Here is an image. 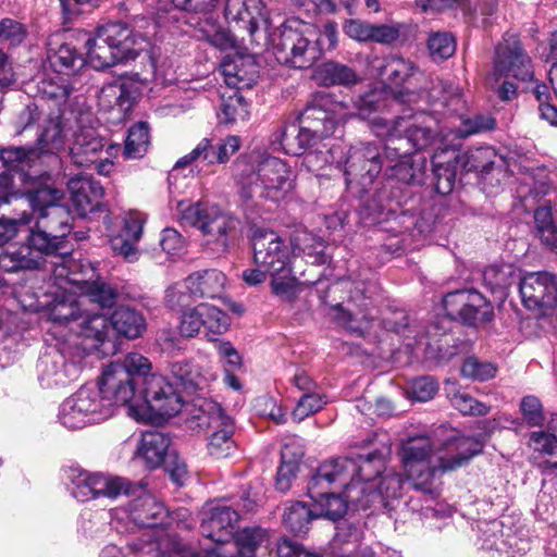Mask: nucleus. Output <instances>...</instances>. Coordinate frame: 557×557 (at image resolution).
<instances>
[{
    "label": "nucleus",
    "instance_id": "nucleus-1",
    "mask_svg": "<svg viewBox=\"0 0 557 557\" xmlns=\"http://www.w3.org/2000/svg\"><path fill=\"white\" fill-rule=\"evenodd\" d=\"M11 189V176L0 174V208L14 202V215L0 219V246L11 240L21 226L29 224L34 213H37V221L25 243L0 255V268L9 273L36 270L46 257L67 253L69 212L59 205L63 191L46 185L24 196Z\"/></svg>",
    "mask_w": 557,
    "mask_h": 557
},
{
    "label": "nucleus",
    "instance_id": "nucleus-2",
    "mask_svg": "<svg viewBox=\"0 0 557 557\" xmlns=\"http://www.w3.org/2000/svg\"><path fill=\"white\" fill-rule=\"evenodd\" d=\"M138 382L139 354L129 352L123 361L106 366L96 385H83L65 398L59 407L58 420L69 430H81L106 421L115 406H123L127 416L139 422Z\"/></svg>",
    "mask_w": 557,
    "mask_h": 557
},
{
    "label": "nucleus",
    "instance_id": "nucleus-3",
    "mask_svg": "<svg viewBox=\"0 0 557 557\" xmlns=\"http://www.w3.org/2000/svg\"><path fill=\"white\" fill-rule=\"evenodd\" d=\"M483 443L473 436H458L448 440L443 448H436L429 436H410L401 444L400 458L407 480L417 493L424 496V506L411 497L407 506L412 511L429 516L432 504L438 495L440 476L466 465L480 454Z\"/></svg>",
    "mask_w": 557,
    "mask_h": 557
},
{
    "label": "nucleus",
    "instance_id": "nucleus-4",
    "mask_svg": "<svg viewBox=\"0 0 557 557\" xmlns=\"http://www.w3.org/2000/svg\"><path fill=\"white\" fill-rule=\"evenodd\" d=\"M69 250L65 255H55L60 257L61 262L55 265L54 277L58 280V285L61 294H57L49 308V320L53 323L69 326L70 331L96 341L99 344H104L107 331L109 327L108 320L103 314H90L83 310L85 306L82 295L78 294L76 288L65 289L64 286L70 288L71 285L65 284L69 276L75 274V269L82 268L79 262L74 259H69L71 247L66 245Z\"/></svg>",
    "mask_w": 557,
    "mask_h": 557
},
{
    "label": "nucleus",
    "instance_id": "nucleus-5",
    "mask_svg": "<svg viewBox=\"0 0 557 557\" xmlns=\"http://www.w3.org/2000/svg\"><path fill=\"white\" fill-rule=\"evenodd\" d=\"M354 465L348 460H327L319 466L308 483V495L313 500L318 518L336 521L344 517L348 505L361 509L350 496L356 486L349 485Z\"/></svg>",
    "mask_w": 557,
    "mask_h": 557
},
{
    "label": "nucleus",
    "instance_id": "nucleus-6",
    "mask_svg": "<svg viewBox=\"0 0 557 557\" xmlns=\"http://www.w3.org/2000/svg\"><path fill=\"white\" fill-rule=\"evenodd\" d=\"M372 123L374 135L385 139L384 156L387 161L399 156L414 154L429 147L435 137V121L424 113L401 115L393 120L376 117Z\"/></svg>",
    "mask_w": 557,
    "mask_h": 557
},
{
    "label": "nucleus",
    "instance_id": "nucleus-7",
    "mask_svg": "<svg viewBox=\"0 0 557 557\" xmlns=\"http://www.w3.org/2000/svg\"><path fill=\"white\" fill-rule=\"evenodd\" d=\"M295 186L296 174L287 162L267 157L242 183L239 195L246 209L255 210L265 201L278 203L285 200Z\"/></svg>",
    "mask_w": 557,
    "mask_h": 557
},
{
    "label": "nucleus",
    "instance_id": "nucleus-8",
    "mask_svg": "<svg viewBox=\"0 0 557 557\" xmlns=\"http://www.w3.org/2000/svg\"><path fill=\"white\" fill-rule=\"evenodd\" d=\"M141 422L162 425L181 412L184 400L168 380L152 372L151 362L141 356Z\"/></svg>",
    "mask_w": 557,
    "mask_h": 557
},
{
    "label": "nucleus",
    "instance_id": "nucleus-9",
    "mask_svg": "<svg viewBox=\"0 0 557 557\" xmlns=\"http://www.w3.org/2000/svg\"><path fill=\"white\" fill-rule=\"evenodd\" d=\"M276 61L293 69H308L321 55L317 29L297 20L283 24L273 46Z\"/></svg>",
    "mask_w": 557,
    "mask_h": 557
},
{
    "label": "nucleus",
    "instance_id": "nucleus-10",
    "mask_svg": "<svg viewBox=\"0 0 557 557\" xmlns=\"http://www.w3.org/2000/svg\"><path fill=\"white\" fill-rule=\"evenodd\" d=\"M443 306L447 317H435L428 327V334L434 331L438 338L450 329L453 320H460L470 326L487 323L493 318V307L475 289H459L445 295Z\"/></svg>",
    "mask_w": 557,
    "mask_h": 557
},
{
    "label": "nucleus",
    "instance_id": "nucleus-11",
    "mask_svg": "<svg viewBox=\"0 0 557 557\" xmlns=\"http://www.w3.org/2000/svg\"><path fill=\"white\" fill-rule=\"evenodd\" d=\"M177 210L184 223L197 227L221 251H226L238 235L239 221L215 205L181 201Z\"/></svg>",
    "mask_w": 557,
    "mask_h": 557
},
{
    "label": "nucleus",
    "instance_id": "nucleus-12",
    "mask_svg": "<svg viewBox=\"0 0 557 557\" xmlns=\"http://www.w3.org/2000/svg\"><path fill=\"white\" fill-rule=\"evenodd\" d=\"M346 110L343 102L333 103L331 95L318 94L298 116L297 136L302 152L317 140L333 135L348 115Z\"/></svg>",
    "mask_w": 557,
    "mask_h": 557
},
{
    "label": "nucleus",
    "instance_id": "nucleus-13",
    "mask_svg": "<svg viewBox=\"0 0 557 557\" xmlns=\"http://www.w3.org/2000/svg\"><path fill=\"white\" fill-rule=\"evenodd\" d=\"M66 488L79 503L99 498L116 499L121 495H131L136 485L128 479L108 472H92L79 467L65 470Z\"/></svg>",
    "mask_w": 557,
    "mask_h": 557
},
{
    "label": "nucleus",
    "instance_id": "nucleus-14",
    "mask_svg": "<svg viewBox=\"0 0 557 557\" xmlns=\"http://www.w3.org/2000/svg\"><path fill=\"white\" fill-rule=\"evenodd\" d=\"M191 419L197 426L211 431L208 453L214 458H226L236 450L235 422L216 401L203 397L193 400Z\"/></svg>",
    "mask_w": 557,
    "mask_h": 557
},
{
    "label": "nucleus",
    "instance_id": "nucleus-15",
    "mask_svg": "<svg viewBox=\"0 0 557 557\" xmlns=\"http://www.w3.org/2000/svg\"><path fill=\"white\" fill-rule=\"evenodd\" d=\"M239 515L232 507L226 505H214L205 508L200 523V533L210 540L215 546L206 548V556H200L193 548L174 543L171 557H216L212 553L218 549L223 552L233 539Z\"/></svg>",
    "mask_w": 557,
    "mask_h": 557
},
{
    "label": "nucleus",
    "instance_id": "nucleus-16",
    "mask_svg": "<svg viewBox=\"0 0 557 557\" xmlns=\"http://www.w3.org/2000/svg\"><path fill=\"white\" fill-rule=\"evenodd\" d=\"M384 150L374 144L366 143L351 147L345 160V182L347 188L357 196L370 191L382 171Z\"/></svg>",
    "mask_w": 557,
    "mask_h": 557
},
{
    "label": "nucleus",
    "instance_id": "nucleus-17",
    "mask_svg": "<svg viewBox=\"0 0 557 557\" xmlns=\"http://www.w3.org/2000/svg\"><path fill=\"white\" fill-rule=\"evenodd\" d=\"M226 283L224 273L216 269L197 271L188 275L182 284H175L166 292V302L172 309L187 307L193 297L218 298Z\"/></svg>",
    "mask_w": 557,
    "mask_h": 557
},
{
    "label": "nucleus",
    "instance_id": "nucleus-18",
    "mask_svg": "<svg viewBox=\"0 0 557 557\" xmlns=\"http://www.w3.org/2000/svg\"><path fill=\"white\" fill-rule=\"evenodd\" d=\"M341 284L347 287L350 282L343 280ZM351 285L348 307L336 305L333 309L334 319L349 331L362 333L369 324V309L377 295L379 287L374 281L368 278L355 281Z\"/></svg>",
    "mask_w": 557,
    "mask_h": 557
},
{
    "label": "nucleus",
    "instance_id": "nucleus-19",
    "mask_svg": "<svg viewBox=\"0 0 557 557\" xmlns=\"http://www.w3.org/2000/svg\"><path fill=\"white\" fill-rule=\"evenodd\" d=\"M253 262L268 271L269 275L292 272V251L286 240L277 233L257 228L252 234Z\"/></svg>",
    "mask_w": 557,
    "mask_h": 557
},
{
    "label": "nucleus",
    "instance_id": "nucleus-20",
    "mask_svg": "<svg viewBox=\"0 0 557 557\" xmlns=\"http://www.w3.org/2000/svg\"><path fill=\"white\" fill-rule=\"evenodd\" d=\"M519 292L523 306L545 313L557 304V281L548 272H532L520 278Z\"/></svg>",
    "mask_w": 557,
    "mask_h": 557
},
{
    "label": "nucleus",
    "instance_id": "nucleus-21",
    "mask_svg": "<svg viewBox=\"0 0 557 557\" xmlns=\"http://www.w3.org/2000/svg\"><path fill=\"white\" fill-rule=\"evenodd\" d=\"M495 72L499 76L513 77L527 82L534 76L531 58L525 52L519 38L508 35L496 49Z\"/></svg>",
    "mask_w": 557,
    "mask_h": 557
},
{
    "label": "nucleus",
    "instance_id": "nucleus-22",
    "mask_svg": "<svg viewBox=\"0 0 557 557\" xmlns=\"http://www.w3.org/2000/svg\"><path fill=\"white\" fill-rule=\"evenodd\" d=\"M37 372L44 388H54L65 386L76 379L79 369L74 362H69L60 350L53 348L39 358Z\"/></svg>",
    "mask_w": 557,
    "mask_h": 557
},
{
    "label": "nucleus",
    "instance_id": "nucleus-23",
    "mask_svg": "<svg viewBox=\"0 0 557 557\" xmlns=\"http://www.w3.org/2000/svg\"><path fill=\"white\" fill-rule=\"evenodd\" d=\"M79 264L82 268L75 269V274L69 276L65 284L71 285L70 289H77L85 305L89 301L97 304L101 308L113 307L117 297L115 289L103 282L92 281L94 270L88 265ZM64 288L69 289L67 286H64Z\"/></svg>",
    "mask_w": 557,
    "mask_h": 557
},
{
    "label": "nucleus",
    "instance_id": "nucleus-24",
    "mask_svg": "<svg viewBox=\"0 0 557 557\" xmlns=\"http://www.w3.org/2000/svg\"><path fill=\"white\" fill-rule=\"evenodd\" d=\"M334 460H348L354 465L349 485L357 487L356 494L359 496H364L372 487H375V479L386 472L385 454L379 449L367 455H359L357 459L335 458Z\"/></svg>",
    "mask_w": 557,
    "mask_h": 557
},
{
    "label": "nucleus",
    "instance_id": "nucleus-25",
    "mask_svg": "<svg viewBox=\"0 0 557 557\" xmlns=\"http://www.w3.org/2000/svg\"><path fill=\"white\" fill-rule=\"evenodd\" d=\"M428 325H424L422 330H413L409 325L408 315L404 311L394 312L392 318L384 319V327L387 331L401 334L408 342L407 347L411 350L416 348H422L426 355L433 356L434 352H441L442 346L438 344L440 339L434 336V331L428 334Z\"/></svg>",
    "mask_w": 557,
    "mask_h": 557
},
{
    "label": "nucleus",
    "instance_id": "nucleus-26",
    "mask_svg": "<svg viewBox=\"0 0 557 557\" xmlns=\"http://www.w3.org/2000/svg\"><path fill=\"white\" fill-rule=\"evenodd\" d=\"M72 205L79 218H86L98 210L104 195L103 187L91 176L79 173L67 182Z\"/></svg>",
    "mask_w": 557,
    "mask_h": 557
},
{
    "label": "nucleus",
    "instance_id": "nucleus-27",
    "mask_svg": "<svg viewBox=\"0 0 557 557\" xmlns=\"http://www.w3.org/2000/svg\"><path fill=\"white\" fill-rule=\"evenodd\" d=\"M225 18L235 23L238 29L253 37L261 25L267 24L264 4L262 0H226L224 8Z\"/></svg>",
    "mask_w": 557,
    "mask_h": 557
},
{
    "label": "nucleus",
    "instance_id": "nucleus-28",
    "mask_svg": "<svg viewBox=\"0 0 557 557\" xmlns=\"http://www.w3.org/2000/svg\"><path fill=\"white\" fill-rule=\"evenodd\" d=\"M225 84L233 89H249L259 77V66L251 54L226 55L221 63Z\"/></svg>",
    "mask_w": 557,
    "mask_h": 557
},
{
    "label": "nucleus",
    "instance_id": "nucleus-29",
    "mask_svg": "<svg viewBox=\"0 0 557 557\" xmlns=\"http://www.w3.org/2000/svg\"><path fill=\"white\" fill-rule=\"evenodd\" d=\"M435 189L441 195H448L455 186L460 152L451 146L437 148L432 156Z\"/></svg>",
    "mask_w": 557,
    "mask_h": 557
},
{
    "label": "nucleus",
    "instance_id": "nucleus-30",
    "mask_svg": "<svg viewBox=\"0 0 557 557\" xmlns=\"http://www.w3.org/2000/svg\"><path fill=\"white\" fill-rule=\"evenodd\" d=\"M403 96L401 91L396 95L392 90H387V88L371 89L355 101L357 115L360 119L368 120L373 131V120L383 117L382 113L388 111L394 104L405 101L404 99H398Z\"/></svg>",
    "mask_w": 557,
    "mask_h": 557
},
{
    "label": "nucleus",
    "instance_id": "nucleus-31",
    "mask_svg": "<svg viewBox=\"0 0 557 557\" xmlns=\"http://www.w3.org/2000/svg\"><path fill=\"white\" fill-rule=\"evenodd\" d=\"M398 160L394 165L385 170V176L388 186L392 188V182L396 181L405 185H421L426 177V159L420 154H407L406 157H396Z\"/></svg>",
    "mask_w": 557,
    "mask_h": 557
},
{
    "label": "nucleus",
    "instance_id": "nucleus-32",
    "mask_svg": "<svg viewBox=\"0 0 557 557\" xmlns=\"http://www.w3.org/2000/svg\"><path fill=\"white\" fill-rule=\"evenodd\" d=\"M403 483L400 474L394 471H386L380 478L376 486L372 487L364 496L351 495L350 497L357 500L363 510L371 508L375 504L388 507L389 499H396L400 496Z\"/></svg>",
    "mask_w": 557,
    "mask_h": 557
},
{
    "label": "nucleus",
    "instance_id": "nucleus-33",
    "mask_svg": "<svg viewBox=\"0 0 557 557\" xmlns=\"http://www.w3.org/2000/svg\"><path fill=\"white\" fill-rule=\"evenodd\" d=\"M103 139L91 127H82L74 134L70 147L71 160L79 166H89L103 149Z\"/></svg>",
    "mask_w": 557,
    "mask_h": 557
},
{
    "label": "nucleus",
    "instance_id": "nucleus-34",
    "mask_svg": "<svg viewBox=\"0 0 557 557\" xmlns=\"http://www.w3.org/2000/svg\"><path fill=\"white\" fill-rule=\"evenodd\" d=\"M101 35L96 30L92 38L86 41V63L97 71L113 66L117 63L131 60L121 50L110 45L107 40H101Z\"/></svg>",
    "mask_w": 557,
    "mask_h": 557
},
{
    "label": "nucleus",
    "instance_id": "nucleus-35",
    "mask_svg": "<svg viewBox=\"0 0 557 557\" xmlns=\"http://www.w3.org/2000/svg\"><path fill=\"white\" fill-rule=\"evenodd\" d=\"M139 239V218L137 213H129L124 219L122 231L110 239L111 248L115 255L127 261L137 259V242Z\"/></svg>",
    "mask_w": 557,
    "mask_h": 557
},
{
    "label": "nucleus",
    "instance_id": "nucleus-36",
    "mask_svg": "<svg viewBox=\"0 0 557 557\" xmlns=\"http://www.w3.org/2000/svg\"><path fill=\"white\" fill-rule=\"evenodd\" d=\"M419 73V69L410 60L398 55H388L383 60L379 74L389 89L401 87Z\"/></svg>",
    "mask_w": 557,
    "mask_h": 557
},
{
    "label": "nucleus",
    "instance_id": "nucleus-37",
    "mask_svg": "<svg viewBox=\"0 0 557 557\" xmlns=\"http://www.w3.org/2000/svg\"><path fill=\"white\" fill-rule=\"evenodd\" d=\"M288 245L292 255H305L311 259L312 263L322 264L327 260L325 255V242L307 230L294 231Z\"/></svg>",
    "mask_w": 557,
    "mask_h": 557
},
{
    "label": "nucleus",
    "instance_id": "nucleus-38",
    "mask_svg": "<svg viewBox=\"0 0 557 557\" xmlns=\"http://www.w3.org/2000/svg\"><path fill=\"white\" fill-rule=\"evenodd\" d=\"M170 443L171 438L159 430L141 431V461L148 469L163 463Z\"/></svg>",
    "mask_w": 557,
    "mask_h": 557
},
{
    "label": "nucleus",
    "instance_id": "nucleus-39",
    "mask_svg": "<svg viewBox=\"0 0 557 557\" xmlns=\"http://www.w3.org/2000/svg\"><path fill=\"white\" fill-rule=\"evenodd\" d=\"M264 535V531L260 528H244L240 531H234L233 539L227 545L232 546V552L224 548L223 552L215 549L212 553L216 554V557H252Z\"/></svg>",
    "mask_w": 557,
    "mask_h": 557
},
{
    "label": "nucleus",
    "instance_id": "nucleus-40",
    "mask_svg": "<svg viewBox=\"0 0 557 557\" xmlns=\"http://www.w3.org/2000/svg\"><path fill=\"white\" fill-rule=\"evenodd\" d=\"M97 32L101 35L102 41L107 40L129 59H136V37L134 30L127 24L121 22L108 23L99 26Z\"/></svg>",
    "mask_w": 557,
    "mask_h": 557
},
{
    "label": "nucleus",
    "instance_id": "nucleus-41",
    "mask_svg": "<svg viewBox=\"0 0 557 557\" xmlns=\"http://www.w3.org/2000/svg\"><path fill=\"white\" fill-rule=\"evenodd\" d=\"M304 457V450L299 446L285 444L281 451V465L277 469L275 487L280 492L289 490L293 480L299 468V462Z\"/></svg>",
    "mask_w": 557,
    "mask_h": 557
},
{
    "label": "nucleus",
    "instance_id": "nucleus-42",
    "mask_svg": "<svg viewBox=\"0 0 557 557\" xmlns=\"http://www.w3.org/2000/svg\"><path fill=\"white\" fill-rule=\"evenodd\" d=\"M314 77L325 86L342 85L345 87L358 83L359 77L354 69L335 61L320 64L314 71Z\"/></svg>",
    "mask_w": 557,
    "mask_h": 557
},
{
    "label": "nucleus",
    "instance_id": "nucleus-43",
    "mask_svg": "<svg viewBox=\"0 0 557 557\" xmlns=\"http://www.w3.org/2000/svg\"><path fill=\"white\" fill-rule=\"evenodd\" d=\"M0 158L8 171L1 174L5 173L13 180V175L9 172H15L21 175V180H24L27 175V171L37 159V152L33 149H25L24 147H10L1 150Z\"/></svg>",
    "mask_w": 557,
    "mask_h": 557
},
{
    "label": "nucleus",
    "instance_id": "nucleus-44",
    "mask_svg": "<svg viewBox=\"0 0 557 557\" xmlns=\"http://www.w3.org/2000/svg\"><path fill=\"white\" fill-rule=\"evenodd\" d=\"M423 94L429 102H441L451 111H457L461 102V89L437 77L430 79V86Z\"/></svg>",
    "mask_w": 557,
    "mask_h": 557
},
{
    "label": "nucleus",
    "instance_id": "nucleus-45",
    "mask_svg": "<svg viewBox=\"0 0 557 557\" xmlns=\"http://www.w3.org/2000/svg\"><path fill=\"white\" fill-rule=\"evenodd\" d=\"M548 76L554 89V97L549 94L548 87L545 84L536 85L534 95L539 101L541 117L546 120L550 125L557 126V108L553 103V99L557 98V62L552 64Z\"/></svg>",
    "mask_w": 557,
    "mask_h": 557
},
{
    "label": "nucleus",
    "instance_id": "nucleus-46",
    "mask_svg": "<svg viewBox=\"0 0 557 557\" xmlns=\"http://www.w3.org/2000/svg\"><path fill=\"white\" fill-rule=\"evenodd\" d=\"M48 61L58 74L65 75L75 73L86 63V59L76 51L75 47L69 44L61 45L58 50L50 52Z\"/></svg>",
    "mask_w": 557,
    "mask_h": 557
},
{
    "label": "nucleus",
    "instance_id": "nucleus-47",
    "mask_svg": "<svg viewBox=\"0 0 557 557\" xmlns=\"http://www.w3.org/2000/svg\"><path fill=\"white\" fill-rule=\"evenodd\" d=\"M108 320L107 336L111 331L127 338H137L139 336V317L135 310L129 307H119ZM108 341L106 337L104 343Z\"/></svg>",
    "mask_w": 557,
    "mask_h": 557
},
{
    "label": "nucleus",
    "instance_id": "nucleus-48",
    "mask_svg": "<svg viewBox=\"0 0 557 557\" xmlns=\"http://www.w3.org/2000/svg\"><path fill=\"white\" fill-rule=\"evenodd\" d=\"M530 442L535 451L554 458L548 463L552 468H557V413L552 416L545 431L531 433Z\"/></svg>",
    "mask_w": 557,
    "mask_h": 557
},
{
    "label": "nucleus",
    "instance_id": "nucleus-49",
    "mask_svg": "<svg viewBox=\"0 0 557 557\" xmlns=\"http://www.w3.org/2000/svg\"><path fill=\"white\" fill-rule=\"evenodd\" d=\"M270 146L273 151H283L290 156L301 154L302 146L298 140L297 125L295 123L280 125L270 137Z\"/></svg>",
    "mask_w": 557,
    "mask_h": 557
},
{
    "label": "nucleus",
    "instance_id": "nucleus-50",
    "mask_svg": "<svg viewBox=\"0 0 557 557\" xmlns=\"http://www.w3.org/2000/svg\"><path fill=\"white\" fill-rule=\"evenodd\" d=\"M216 144L212 139L202 138L198 145L187 154L180 158L173 166L171 176L174 172L194 164L195 162H205L209 165L219 163Z\"/></svg>",
    "mask_w": 557,
    "mask_h": 557
},
{
    "label": "nucleus",
    "instance_id": "nucleus-51",
    "mask_svg": "<svg viewBox=\"0 0 557 557\" xmlns=\"http://www.w3.org/2000/svg\"><path fill=\"white\" fill-rule=\"evenodd\" d=\"M315 518L318 515L313 506L308 507L302 502H294L286 508L283 521L290 532L300 534L308 530L310 521Z\"/></svg>",
    "mask_w": 557,
    "mask_h": 557
},
{
    "label": "nucleus",
    "instance_id": "nucleus-52",
    "mask_svg": "<svg viewBox=\"0 0 557 557\" xmlns=\"http://www.w3.org/2000/svg\"><path fill=\"white\" fill-rule=\"evenodd\" d=\"M249 115L248 103L240 95L239 90L234 89L228 96L222 97L219 120L224 124H233L238 120L245 121Z\"/></svg>",
    "mask_w": 557,
    "mask_h": 557
},
{
    "label": "nucleus",
    "instance_id": "nucleus-53",
    "mask_svg": "<svg viewBox=\"0 0 557 557\" xmlns=\"http://www.w3.org/2000/svg\"><path fill=\"white\" fill-rule=\"evenodd\" d=\"M170 373L186 391L201 389L207 379L188 360L174 361L170 364Z\"/></svg>",
    "mask_w": 557,
    "mask_h": 557
},
{
    "label": "nucleus",
    "instance_id": "nucleus-54",
    "mask_svg": "<svg viewBox=\"0 0 557 557\" xmlns=\"http://www.w3.org/2000/svg\"><path fill=\"white\" fill-rule=\"evenodd\" d=\"M360 532L352 525H343L337 528L331 547L336 557H358Z\"/></svg>",
    "mask_w": 557,
    "mask_h": 557
},
{
    "label": "nucleus",
    "instance_id": "nucleus-55",
    "mask_svg": "<svg viewBox=\"0 0 557 557\" xmlns=\"http://www.w3.org/2000/svg\"><path fill=\"white\" fill-rule=\"evenodd\" d=\"M141 513H145V521H141V529L156 528L165 523L168 510L161 502L144 488L141 483Z\"/></svg>",
    "mask_w": 557,
    "mask_h": 557
},
{
    "label": "nucleus",
    "instance_id": "nucleus-56",
    "mask_svg": "<svg viewBox=\"0 0 557 557\" xmlns=\"http://www.w3.org/2000/svg\"><path fill=\"white\" fill-rule=\"evenodd\" d=\"M495 151L491 147L471 149L465 154L460 153L461 166L467 171L487 172L494 164Z\"/></svg>",
    "mask_w": 557,
    "mask_h": 557
},
{
    "label": "nucleus",
    "instance_id": "nucleus-57",
    "mask_svg": "<svg viewBox=\"0 0 557 557\" xmlns=\"http://www.w3.org/2000/svg\"><path fill=\"white\" fill-rule=\"evenodd\" d=\"M115 528L120 533L136 534L139 531V503L131 500L114 510Z\"/></svg>",
    "mask_w": 557,
    "mask_h": 557
},
{
    "label": "nucleus",
    "instance_id": "nucleus-58",
    "mask_svg": "<svg viewBox=\"0 0 557 557\" xmlns=\"http://www.w3.org/2000/svg\"><path fill=\"white\" fill-rule=\"evenodd\" d=\"M27 37L25 25L12 18H3L0 22V51L17 47Z\"/></svg>",
    "mask_w": 557,
    "mask_h": 557
},
{
    "label": "nucleus",
    "instance_id": "nucleus-59",
    "mask_svg": "<svg viewBox=\"0 0 557 557\" xmlns=\"http://www.w3.org/2000/svg\"><path fill=\"white\" fill-rule=\"evenodd\" d=\"M448 396L454 408L462 414L470 416H486L490 412V407L485 404L478 401L467 392L448 389Z\"/></svg>",
    "mask_w": 557,
    "mask_h": 557
},
{
    "label": "nucleus",
    "instance_id": "nucleus-60",
    "mask_svg": "<svg viewBox=\"0 0 557 557\" xmlns=\"http://www.w3.org/2000/svg\"><path fill=\"white\" fill-rule=\"evenodd\" d=\"M515 270L510 265H491L483 272L484 282L492 292H502L513 283Z\"/></svg>",
    "mask_w": 557,
    "mask_h": 557
},
{
    "label": "nucleus",
    "instance_id": "nucleus-61",
    "mask_svg": "<svg viewBox=\"0 0 557 557\" xmlns=\"http://www.w3.org/2000/svg\"><path fill=\"white\" fill-rule=\"evenodd\" d=\"M326 404L325 396L319 392L304 394L292 412L295 422H301L306 418L320 411Z\"/></svg>",
    "mask_w": 557,
    "mask_h": 557
},
{
    "label": "nucleus",
    "instance_id": "nucleus-62",
    "mask_svg": "<svg viewBox=\"0 0 557 557\" xmlns=\"http://www.w3.org/2000/svg\"><path fill=\"white\" fill-rule=\"evenodd\" d=\"M108 96L115 97L116 106L124 113L125 117L128 115L137 98L136 90H132L131 84L127 82L122 83L120 86L111 85L102 88L101 99Z\"/></svg>",
    "mask_w": 557,
    "mask_h": 557
},
{
    "label": "nucleus",
    "instance_id": "nucleus-63",
    "mask_svg": "<svg viewBox=\"0 0 557 557\" xmlns=\"http://www.w3.org/2000/svg\"><path fill=\"white\" fill-rule=\"evenodd\" d=\"M428 48L432 59L441 61L448 59L454 54L456 44L451 35L447 33H435L429 37Z\"/></svg>",
    "mask_w": 557,
    "mask_h": 557
},
{
    "label": "nucleus",
    "instance_id": "nucleus-64",
    "mask_svg": "<svg viewBox=\"0 0 557 557\" xmlns=\"http://www.w3.org/2000/svg\"><path fill=\"white\" fill-rule=\"evenodd\" d=\"M496 370L493 363L480 361L475 357H468L461 366L462 376L476 381L493 379L496 374Z\"/></svg>",
    "mask_w": 557,
    "mask_h": 557
}]
</instances>
